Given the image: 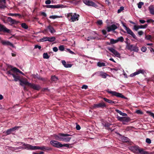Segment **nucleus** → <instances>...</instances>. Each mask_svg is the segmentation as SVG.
<instances>
[{"mask_svg":"<svg viewBox=\"0 0 154 154\" xmlns=\"http://www.w3.org/2000/svg\"><path fill=\"white\" fill-rule=\"evenodd\" d=\"M79 15L78 14L72 13L68 14V20L71 22H74L78 21L79 20Z\"/></svg>","mask_w":154,"mask_h":154,"instance_id":"1","label":"nucleus"},{"mask_svg":"<svg viewBox=\"0 0 154 154\" xmlns=\"http://www.w3.org/2000/svg\"><path fill=\"white\" fill-rule=\"evenodd\" d=\"M55 139L59 141H66L67 140V134L60 133L57 135H55Z\"/></svg>","mask_w":154,"mask_h":154,"instance_id":"2","label":"nucleus"},{"mask_svg":"<svg viewBox=\"0 0 154 154\" xmlns=\"http://www.w3.org/2000/svg\"><path fill=\"white\" fill-rule=\"evenodd\" d=\"M122 24L123 26L125 27V29L127 31V33L131 35L134 39H137V37L135 35V34H134V32L132 31L129 28L126 26L125 23L122 22Z\"/></svg>","mask_w":154,"mask_h":154,"instance_id":"3","label":"nucleus"},{"mask_svg":"<svg viewBox=\"0 0 154 154\" xmlns=\"http://www.w3.org/2000/svg\"><path fill=\"white\" fill-rule=\"evenodd\" d=\"M50 143L53 146L57 148L61 147L63 146H67V144L63 145L60 142L55 140H51L50 142Z\"/></svg>","mask_w":154,"mask_h":154,"instance_id":"4","label":"nucleus"},{"mask_svg":"<svg viewBox=\"0 0 154 154\" xmlns=\"http://www.w3.org/2000/svg\"><path fill=\"white\" fill-rule=\"evenodd\" d=\"M105 91L108 93L109 94H111L113 96H115L117 97H121L122 98H125V97L122 94L119 93V92L115 91H110L109 90V89L106 90Z\"/></svg>","mask_w":154,"mask_h":154,"instance_id":"5","label":"nucleus"},{"mask_svg":"<svg viewBox=\"0 0 154 154\" xmlns=\"http://www.w3.org/2000/svg\"><path fill=\"white\" fill-rule=\"evenodd\" d=\"M117 118L118 120L122 122L123 124H125V122H130L131 120L130 117L128 116L120 117L118 116L117 117Z\"/></svg>","mask_w":154,"mask_h":154,"instance_id":"6","label":"nucleus"},{"mask_svg":"<svg viewBox=\"0 0 154 154\" xmlns=\"http://www.w3.org/2000/svg\"><path fill=\"white\" fill-rule=\"evenodd\" d=\"M73 135H74L73 132L72 134H68V142H69V143H68V148L70 147V145L73 144L75 143V138Z\"/></svg>","mask_w":154,"mask_h":154,"instance_id":"7","label":"nucleus"},{"mask_svg":"<svg viewBox=\"0 0 154 154\" xmlns=\"http://www.w3.org/2000/svg\"><path fill=\"white\" fill-rule=\"evenodd\" d=\"M83 2L85 4L88 6H91L95 8L98 7V5L95 3L90 0H83Z\"/></svg>","mask_w":154,"mask_h":154,"instance_id":"8","label":"nucleus"},{"mask_svg":"<svg viewBox=\"0 0 154 154\" xmlns=\"http://www.w3.org/2000/svg\"><path fill=\"white\" fill-rule=\"evenodd\" d=\"M107 48L109 51L112 52L116 56L118 57H120V54L114 48L110 47H108Z\"/></svg>","mask_w":154,"mask_h":154,"instance_id":"9","label":"nucleus"},{"mask_svg":"<svg viewBox=\"0 0 154 154\" xmlns=\"http://www.w3.org/2000/svg\"><path fill=\"white\" fill-rule=\"evenodd\" d=\"M127 49L131 51H134L137 52L139 51L138 48L136 45L130 44L128 46Z\"/></svg>","mask_w":154,"mask_h":154,"instance_id":"10","label":"nucleus"},{"mask_svg":"<svg viewBox=\"0 0 154 154\" xmlns=\"http://www.w3.org/2000/svg\"><path fill=\"white\" fill-rule=\"evenodd\" d=\"M106 105L105 103L103 102H101L98 104H94L93 106L94 108H103L106 107Z\"/></svg>","mask_w":154,"mask_h":154,"instance_id":"11","label":"nucleus"},{"mask_svg":"<svg viewBox=\"0 0 154 154\" xmlns=\"http://www.w3.org/2000/svg\"><path fill=\"white\" fill-rule=\"evenodd\" d=\"M145 73V72L143 69H140L138 71H136V72L131 74L130 76L131 77H134L136 76V75H137V74H139V73H141L142 74H144Z\"/></svg>","mask_w":154,"mask_h":154,"instance_id":"12","label":"nucleus"},{"mask_svg":"<svg viewBox=\"0 0 154 154\" xmlns=\"http://www.w3.org/2000/svg\"><path fill=\"white\" fill-rule=\"evenodd\" d=\"M3 31L4 32L10 33V30L7 28L5 26L0 24V32Z\"/></svg>","mask_w":154,"mask_h":154,"instance_id":"13","label":"nucleus"},{"mask_svg":"<svg viewBox=\"0 0 154 154\" xmlns=\"http://www.w3.org/2000/svg\"><path fill=\"white\" fill-rule=\"evenodd\" d=\"M117 26L115 24H113L110 26L107 27V29L108 32H109L111 31H113L117 29Z\"/></svg>","mask_w":154,"mask_h":154,"instance_id":"14","label":"nucleus"},{"mask_svg":"<svg viewBox=\"0 0 154 154\" xmlns=\"http://www.w3.org/2000/svg\"><path fill=\"white\" fill-rule=\"evenodd\" d=\"M18 143L22 144L23 146V149L29 150H31V145L23 142H19Z\"/></svg>","mask_w":154,"mask_h":154,"instance_id":"15","label":"nucleus"},{"mask_svg":"<svg viewBox=\"0 0 154 154\" xmlns=\"http://www.w3.org/2000/svg\"><path fill=\"white\" fill-rule=\"evenodd\" d=\"M140 149L139 147L137 146H134L131 147L130 148V149L133 151L135 153H139V151Z\"/></svg>","mask_w":154,"mask_h":154,"instance_id":"16","label":"nucleus"},{"mask_svg":"<svg viewBox=\"0 0 154 154\" xmlns=\"http://www.w3.org/2000/svg\"><path fill=\"white\" fill-rule=\"evenodd\" d=\"M20 127L16 126L11 128H10L8 130L6 131V134L7 135L10 134L11 132L16 130H17Z\"/></svg>","mask_w":154,"mask_h":154,"instance_id":"17","label":"nucleus"},{"mask_svg":"<svg viewBox=\"0 0 154 154\" xmlns=\"http://www.w3.org/2000/svg\"><path fill=\"white\" fill-rule=\"evenodd\" d=\"M20 84L22 86H23L24 85H25L28 86V87L29 85V84H30L29 82H28L26 80H20Z\"/></svg>","mask_w":154,"mask_h":154,"instance_id":"18","label":"nucleus"},{"mask_svg":"<svg viewBox=\"0 0 154 154\" xmlns=\"http://www.w3.org/2000/svg\"><path fill=\"white\" fill-rule=\"evenodd\" d=\"M1 42L4 45H10L13 47H14V46L10 42L8 41H5L2 40L1 41Z\"/></svg>","mask_w":154,"mask_h":154,"instance_id":"19","label":"nucleus"},{"mask_svg":"<svg viewBox=\"0 0 154 154\" xmlns=\"http://www.w3.org/2000/svg\"><path fill=\"white\" fill-rule=\"evenodd\" d=\"M29 87L36 90H39L40 88V86L37 85L30 83Z\"/></svg>","mask_w":154,"mask_h":154,"instance_id":"20","label":"nucleus"},{"mask_svg":"<svg viewBox=\"0 0 154 154\" xmlns=\"http://www.w3.org/2000/svg\"><path fill=\"white\" fill-rule=\"evenodd\" d=\"M7 21L11 24H17L19 22L10 17H8Z\"/></svg>","mask_w":154,"mask_h":154,"instance_id":"21","label":"nucleus"},{"mask_svg":"<svg viewBox=\"0 0 154 154\" xmlns=\"http://www.w3.org/2000/svg\"><path fill=\"white\" fill-rule=\"evenodd\" d=\"M103 99L106 102H108L109 103L111 104L112 105H113L114 104H116L118 102L116 101H113L111 100H109L108 99H107L106 98H103Z\"/></svg>","mask_w":154,"mask_h":154,"instance_id":"22","label":"nucleus"},{"mask_svg":"<svg viewBox=\"0 0 154 154\" xmlns=\"http://www.w3.org/2000/svg\"><path fill=\"white\" fill-rule=\"evenodd\" d=\"M5 0H0V8H4L6 7L5 6Z\"/></svg>","mask_w":154,"mask_h":154,"instance_id":"23","label":"nucleus"},{"mask_svg":"<svg viewBox=\"0 0 154 154\" xmlns=\"http://www.w3.org/2000/svg\"><path fill=\"white\" fill-rule=\"evenodd\" d=\"M79 2V0H68V2L74 5L78 4Z\"/></svg>","mask_w":154,"mask_h":154,"instance_id":"24","label":"nucleus"},{"mask_svg":"<svg viewBox=\"0 0 154 154\" xmlns=\"http://www.w3.org/2000/svg\"><path fill=\"white\" fill-rule=\"evenodd\" d=\"M112 124L109 122L106 123L104 125H103L104 127H105V128L106 129H108L109 130H112L111 128H110L109 127Z\"/></svg>","mask_w":154,"mask_h":154,"instance_id":"25","label":"nucleus"},{"mask_svg":"<svg viewBox=\"0 0 154 154\" xmlns=\"http://www.w3.org/2000/svg\"><path fill=\"white\" fill-rule=\"evenodd\" d=\"M39 149L44 150H51V149L50 147H47L44 146H42L41 147L39 146Z\"/></svg>","mask_w":154,"mask_h":154,"instance_id":"26","label":"nucleus"},{"mask_svg":"<svg viewBox=\"0 0 154 154\" xmlns=\"http://www.w3.org/2000/svg\"><path fill=\"white\" fill-rule=\"evenodd\" d=\"M47 28L51 33H54L56 32V31L54 28L50 25H49L48 26Z\"/></svg>","mask_w":154,"mask_h":154,"instance_id":"27","label":"nucleus"},{"mask_svg":"<svg viewBox=\"0 0 154 154\" xmlns=\"http://www.w3.org/2000/svg\"><path fill=\"white\" fill-rule=\"evenodd\" d=\"M66 7L64 5H53V8H63Z\"/></svg>","mask_w":154,"mask_h":154,"instance_id":"28","label":"nucleus"},{"mask_svg":"<svg viewBox=\"0 0 154 154\" xmlns=\"http://www.w3.org/2000/svg\"><path fill=\"white\" fill-rule=\"evenodd\" d=\"M115 111L117 113H119L121 116H128L127 114L125 113H123L121 111L118 109H116Z\"/></svg>","mask_w":154,"mask_h":154,"instance_id":"29","label":"nucleus"},{"mask_svg":"<svg viewBox=\"0 0 154 154\" xmlns=\"http://www.w3.org/2000/svg\"><path fill=\"white\" fill-rule=\"evenodd\" d=\"M12 76L14 79V81L15 82H17L18 81H20V76L15 75L14 74H12Z\"/></svg>","mask_w":154,"mask_h":154,"instance_id":"30","label":"nucleus"},{"mask_svg":"<svg viewBox=\"0 0 154 154\" xmlns=\"http://www.w3.org/2000/svg\"><path fill=\"white\" fill-rule=\"evenodd\" d=\"M149 9L150 11V13L153 15H154V8L153 6H150L149 7Z\"/></svg>","mask_w":154,"mask_h":154,"instance_id":"31","label":"nucleus"},{"mask_svg":"<svg viewBox=\"0 0 154 154\" xmlns=\"http://www.w3.org/2000/svg\"><path fill=\"white\" fill-rule=\"evenodd\" d=\"M12 69L15 72H18L24 75H25V74L24 73H23L22 72L20 71L19 69H17L16 67H14Z\"/></svg>","mask_w":154,"mask_h":154,"instance_id":"32","label":"nucleus"},{"mask_svg":"<svg viewBox=\"0 0 154 154\" xmlns=\"http://www.w3.org/2000/svg\"><path fill=\"white\" fill-rule=\"evenodd\" d=\"M106 65V63H101V62H98L97 63V66L100 67L105 66Z\"/></svg>","mask_w":154,"mask_h":154,"instance_id":"33","label":"nucleus"},{"mask_svg":"<svg viewBox=\"0 0 154 154\" xmlns=\"http://www.w3.org/2000/svg\"><path fill=\"white\" fill-rule=\"evenodd\" d=\"M139 153L140 154H149L148 152L143 150L142 149H140L139 151Z\"/></svg>","mask_w":154,"mask_h":154,"instance_id":"34","label":"nucleus"},{"mask_svg":"<svg viewBox=\"0 0 154 154\" xmlns=\"http://www.w3.org/2000/svg\"><path fill=\"white\" fill-rule=\"evenodd\" d=\"M40 41L41 42L48 41V37H44L43 38L40 39Z\"/></svg>","mask_w":154,"mask_h":154,"instance_id":"35","label":"nucleus"},{"mask_svg":"<svg viewBox=\"0 0 154 154\" xmlns=\"http://www.w3.org/2000/svg\"><path fill=\"white\" fill-rule=\"evenodd\" d=\"M39 150V146L31 145V149L32 150Z\"/></svg>","mask_w":154,"mask_h":154,"instance_id":"36","label":"nucleus"},{"mask_svg":"<svg viewBox=\"0 0 154 154\" xmlns=\"http://www.w3.org/2000/svg\"><path fill=\"white\" fill-rule=\"evenodd\" d=\"M124 39L122 36H120L118 37L117 39V42H123L124 41Z\"/></svg>","mask_w":154,"mask_h":154,"instance_id":"37","label":"nucleus"},{"mask_svg":"<svg viewBox=\"0 0 154 154\" xmlns=\"http://www.w3.org/2000/svg\"><path fill=\"white\" fill-rule=\"evenodd\" d=\"M56 38L54 37L53 36L51 37H48V41L52 42L55 40Z\"/></svg>","mask_w":154,"mask_h":154,"instance_id":"38","label":"nucleus"},{"mask_svg":"<svg viewBox=\"0 0 154 154\" xmlns=\"http://www.w3.org/2000/svg\"><path fill=\"white\" fill-rule=\"evenodd\" d=\"M145 39L149 40L151 41L152 39V37L150 35H146L145 36Z\"/></svg>","mask_w":154,"mask_h":154,"instance_id":"39","label":"nucleus"},{"mask_svg":"<svg viewBox=\"0 0 154 154\" xmlns=\"http://www.w3.org/2000/svg\"><path fill=\"white\" fill-rule=\"evenodd\" d=\"M96 38V37H94L92 36H90L88 37L87 38H86L87 40L89 41L91 40L95 39Z\"/></svg>","mask_w":154,"mask_h":154,"instance_id":"40","label":"nucleus"},{"mask_svg":"<svg viewBox=\"0 0 154 154\" xmlns=\"http://www.w3.org/2000/svg\"><path fill=\"white\" fill-rule=\"evenodd\" d=\"M110 41L111 45L117 43V39L115 40L114 39L111 38V39H110Z\"/></svg>","mask_w":154,"mask_h":154,"instance_id":"41","label":"nucleus"},{"mask_svg":"<svg viewBox=\"0 0 154 154\" xmlns=\"http://www.w3.org/2000/svg\"><path fill=\"white\" fill-rule=\"evenodd\" d=\"M21 26L22 27L25 29H27L28 28V26L25 23H21Z\"/></svg>","mask_w":154,"mask_h":154,"instance_id":"42","label":"nucleus"},{"mask_svg":"<svg viewBox=\"0 0 154 154\" xmlns=\"http://www.w3.org/2000/svg\"><path fill=\"white\" fill-rule=\"evenodd\" d=\"M58 78L55 76H53L51 78V80L52 81L56 82L58 80Z\"/></svg>","mask_w":154,"mask_h":154,"instance_id":"43","label":"nucleus"},{"mask_svg":"<svg viewBox=\"0 0 154 154\" xmlns=\"http://www.w3.org/2000/svg\"><path fill=\"white\" fill-rule=\"evenodd\" d=\"M148 26V24H146L144 25L139 26V29H145Z\"/></svg>","mask_w":154,"mask_h":154,"instance_id":"44","label":"nucleus"},{"mask_svg":"<svg viewBox=\"0 0 154 154\" xmlns=\"http://www.w3.org/2000/svg\"><path fill=\"white\" fill-rule=\"evenodd\" d=\"M0 19L4 23H6V17L3 16H0Z\"/></svg>","mask_w":154,"mask_h":154,"instance_id":"45","label":"nucleus"},{"mask_svg":"<svg viewBox=\"0 0 154 154\" xmlns=\"http://www.w3.org/2000/svg\"><path fill=\"white\" fill-rule=\"evenodd\" d=\"M43 57L44 59H48L49 58V57L47 53H44L43 54Z\"/></svg>","mask_w":154,"mask_h":154,"instance_id":"46","label":"nucleus"},{"mask_svg":"<svg viewBox=\"0 0 154 154\" xmlns=\"http://www.w3.org/2000/svg\"><path fill=\"white\" fill-rule=\"evenodd\" d=\"M144 4V3L142 2H139L138 5V7L139 8H142V6Z\"/></svg>","mask_w":154,"mask_h":154,"instance_id":"47","label":"nucleus"},{"mask_svg":"<svg viewBox=\"0 0 154 154\" xmlns=\"http://www.w3.org/2000/svg\"><path fill=\"white\" fill-rule=\"evenodd\" d=\"M61 62L65 67L67 68V64H66V62L64 60H62Z\"/></svg>","mask_w":154,"mask_h":154,"instance_id":"48","label":"nucleus"},{"mask_svg":"<svg viewBox=\"0 0 154 154\" xmlns=\"http://www.w3.org/2000/svg\"><path fill=\"white\" fill-rule=\"evenodd\" d=\"M12 69H13V68H12L11 70L8 71H7V74L8 75H12V74H14L12 73V71H14V70H13Z\"/></svg>","mask_w":154,"mask_h":154,"instance_id":"49","label":"nucleus"},{"mask_svg":"<svg viewBox=\"0 0 154 154\" xmlns=\"http://www.w3.org/2000/svg\"><path fill=\"white\" fill-rule=\"evenodd\" d=\"M124 9V7H120L119 9L117 11L118 13H119L121 12Z\"/></svg>","mask_w":154,"mask_h":154,"instance_id":"50","label":"nucleus"},{"mask_svg":"<svg viewBox=\"0 0 154 154\" xmlns=\"http://www.w3.org/2000/svg\"><path fill=\"white\" fill-rule=\"evenodd\" d=\"M122 140L123 141L125 142H127L128 141V138L127 137H123L122 138Z\"/></svg>","mask_w":154,"mask_h":154,"instance_id":"51","label":"nucleus"},{"mask_svg":"<svg viewBox=\"0 0 154 154\" xmlns=\"http://www.w3.org/2000/svg\"><path fill=\"white\" fill-rule=\"evenodd\" d=\"M59 49L60 50L63 51L64 49V46L62 45H60L59 47Z\"/></svg>","mask_w":154,"mask_h":154,"instance_id":"52","label":"nucleus"},{"mask_svg":"<svg viewBox=\"0 0 154 154\" xmlns=\"http://www.w3.org/2000/svg\"><path fill=\"white\" fill-rule=\"evenodd\" d=\"M147 113L149 114V115L153 117V118L154 119V113L151 112L150 111H147Z\"/></svg>","mask_w":154,"mask_h":154,"instance_id":"53","label":"nucleus"},{"mask_svg":"<svg viewBox=\"0 0 154 154\" xmlns=\"http://www.w3.org/2000/svg\"><path fill=\"white\" fill-rule=\"evenodd\" d=\"M103 23L102 21L100 20H98L97 22V24L99 25H102Z\"/></svg>","mask_w":154,"mask_h":154,"instance_id":"54","label":"nucleus"},{"mask_svg":"<svg viewBox=\"0 0 154 154\" xmlns=\"http://www.w3.org/2000/svg\"><path fill=\"white\" fill-rule=\"evenodd\" d=\"M139 29V26L135 25L134 26L133 29L136 31H137Z\"/></svg>","mask_w":154,"mask_h":154,"instance_id":"55","label":"nucleus"},{"mask_svg":"<svg viewBox=\"0 0 154 154\" xmlns=\"http://www.w3.org/2000/svg\"><path fill=\"white\" fill-rule=\"evenodd\" d=\"M58 17L56 15H52L50 16L49 18H50L55 19Z\"/></svg>","mask_w":154,"mask_h":154,"instance_id":"56","label":"nucleus"},{"mask_svg":"<svg viewBox=\"0 0 154 154\" xmlns=\"http://www.w3.org/2000/svg\"><path fill=\"white\" fill-rule=\"evenodd\" d=\"M147 48L146 47H145V46H143L141 48V51L145 52Z\"/></svg>","mask_w":154,"mask_h":154,"instance_id":"57","label":"nucleus"},{"mask_svg":"<svg viewBox=\"0 0 154 154\" xmlns=\"http://www.w3.org/2000/svg\"><path fill=\"white\" fill-rule=\"evenodd\" d=\"M146 143L148 144H150L151 143V140L149 138H147L146 139Z\"/></svg>","mask_w":154,"mask_h":154,"instance_id":"58","label":"nucleus"},{"mask_svg":"<svg viewBox=\"0 0 154 154\" xmlns=\"http://www.w3.org/2000/svg\"><path fill=\"white\" fill-rule=\"evenodd\" d=\"M136 113L138 114H143L142 112L140 110H137L136 111Z\"/></svg>","mask_w":154,"mask_h":154,"instance_id":"59","label":"nucleus"},{"mask_svg":"<svg viewBox=\"0 0 154 154\" xmlns=\"http://www.w3.org/2000/svg\"><path fill=\"white\" fill-rule=\"evenodd\" d=\"M8 15L11 16H17L19 15V14H12L10 13L8 14Z\"/></svg>","mask_w":154,"mask_h":154,"instance_id":"60","label":"nucleus"},{"mask_svg":"<svg viewBox=\"0 0 154 154\" xmlns=\"http://www.w3.org/2000/svg\"><path fill=\"white\" fill-rule=\"evenodd\" d=\"M51 2L50 0H47L45 1V3L46 5H49L51 3Z\"/></svg>","mask_w":154,"mask_h":154,"instance_id":"61","label":"nucleus"},{"mask_svg":"<svg viewBox=\"0 0 154 154\" xmlns=\"http://www.w3.org/2000/svg\"><path fill=\"white\" fill-rule=\"evenodd\" d=\"M82 88L86 89L88 88V86L86 85H84L82 87Z\"/></svg>","mask_w":154,"mask_h":154,"instance_id":"62","label":"nucleus"},{"mask_svg":"<svg viewBox=\"0 0 154 154\" xmlns=\"http://www.w3.org/2000/svg\"><path fill=\"white\" fill-rule=\"evenodd\" d=\"M53 5H46V7L48 8H53Z\"/></svg>","mask_w":154,"mask_h":154,"instance_id":"63","label":"nucleus"},{"mask_svg":"<svg viewBox=\"0 0 154 154\" xmlns=\"http://www.w3.org/2000/svg\"><path fill=\"white\" fill-rule=\"evenodd\" d=\"M139 35L140 36L142 35L143 34V32L142 31H140L138 32Z\"/></svg>","mask_w":154,"mask_h":154,"instance_id":"64","label":"nucleus"}]
</instances>
